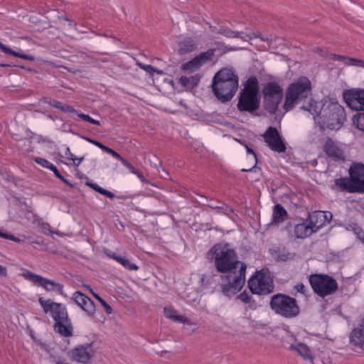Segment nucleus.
Segmentation results:
<instances>
[{
  "label": "nucleus",
  "instance_id": "obj_1",
  "mask_svg": "<svg viewBox=\"0 0 364 364\" xmlns=\"http://www.w3.org/2000/svg\"><path fill=\"white\" fill-rule=\"evenodd\" d=\"M208 254L214 259L218 272H229L226 277H221L223 293L226 296L237 294L245 282L246 264L237 260L235 251L228 244L215 245Z\"/></svg>",
  "mask_w": 364,
  "mask_h": 364
},
{
  "label": "nucleus",
  "instance_id": "obj_2",
  "mask_svg": "<svg viewBox=\"0 0 364 364\" xmlns=\"http://www.w3.org/2000/svg\"><path fill=\"white\" fill-rule=\"evenodd\" d=\"M301 108L309 112L315 118L318 117L323 123V126L334 129L340 127L342 119L344 118L343 108L337 102H321L310 100L306 105H303Z\"/></svg>",
  "mask_w": 364,
  "mask_h": 364
},
{
  "label": "nucleus",
  "instance_id": "obj_3",
  "mask_svg": "<svg viewBox=\"0 0 364 364\" xmlns=\"http://www.w3.org/2000/svg\"><path fill=\"white\" fill-rule=\"evenodd\" d=\"M238 76L232 68H223L213 77L212 88L222 102L232 100L238 88Z\"/></svg>",
  "mask_w": 364,
  "mask_h": 364
},
{
  "label": "nucleus",
  "instance_id": "obj_4",
  "mask_svg": "<svg viewBox=\"0 0 364 364\" xmlns=\"http://www.w3.org/2000/svg\"><path fill=\"white\" fill-rule=\"evenodd\" d=\"M259 105L260 97L257 80L252 77L247 80V84L240 92L237 107L242 112L253 114L259 109Z\"/></svg>",
  "mask_w": 364,
  "mask_h": 364
},
{
  "label": "nucleus",
  "instance_id": "obj_5",
  "mask_svg": "<svg viewBox=\"0 0 364 364\" xmlns=\"http://www.w3.org/2000/svg\"><path fill=\"white\" fill-rule=\"evenodd\" d=\"M311 85L310 80L306 77H301L291 83L286 91L284 109L288 112L296 105L311 96Z\"/></svg>",
  "mask_w": 364,
  "mask_h": 364
},
{
  "label": "nucleus",
  "instance_id": "obj_6",
  "mask_svg": "<svg viewBox=\"0 0 364 364\" xmlns=\"http://www.w3.org/2000/svg\"><path fill=\"white\" fill-rule=\"evenodd\" d=\"M271 309L277 315L291 318L300 314V308L296 299L284 294H277L271 297Z\"/></svg>",
  "mask_w": 364,
  "mask_h": 364
},
{
  "label": "nucleus",
  "instance_id": "obj_7",
  "mask_svg": "<svg viewBox=\"0 0 364 364\" xmlns=\"http://www.w3.org/2000/svg\"><path fill=\"white\" fill-rule=\"evenodd\" d=\"M350 178L337 179L336 184L349 192H364V164L353 163L349 168Z\"/></svg>",
  "mask_w": 364,
  "mask_h": 364
},
{
  "label": "nucleus",
  "instance_id": "obj_8",
  "mask_svg": "<svg viewBox=\"0 0 364 364\" xmlns=\"http://www.w3.org/2000/svg\"><path fill=\"white\" fill-rule=\"evenodd\" d=\"M309 280L314 291L321 297L333 294L338 289L336 279L327 274H311Z\"/></svg>",
  "mask_w": 364,
  "mask_h": 364
},
{
  "label": "nucleus",
  "instance_id": "obj_9",
  "mask_svg": "<svg viewBox=\"0 0 364 364\" xmlns=\"http://www.w3.org/2000/svg\"><path fill=\"white\" fill-rule=\"evenodd\" d=\"M264 109L270 114H275L283 98L282 88L275 82L267 83L262 90Z\"/></svg>",
  "mask_w": 364,
  "mask_h": 364
},
{
  "label": "nucleus",
  "instance_id": "obj_10",
  "mask_svg": "<svg viewBox=\"0 0 364 364\" xmlns=\"http://www.w3.org/2000/svg\"><path fill=\"white\" fill-rule=\"evenodd\" d=\"M248 287L252 293L256 294H268L274 290L272 281L262 271L256 272L250 277Z\"/></svg>",
  "mask_w": 364,
  "mask_h": 364
},
{
  "label": "nucleus",
  "instance_id": "obj_11",
  "mask_svg": "<svg viewBox=\"0 0 364 364\" xmlns=\"http://www.w3.org/2000/svg\"><path fill=\"white\" fill-rule=\"evenodd\" d=\"M39 303L45 313L50 312L55 323L68 321V314L65 306L60 303L53 302L50 299L44 300L39 298Z\"/></svg>",
  "mask_w": 364,
  "mask_h": 364
},
{
  "label": "nucleus",
  "instance_id": "obj_12",
  "mask_svg": "<svg viewBox=\"0 0 364 364\" xmlns=\"http://www.w3.org/2000/svg\"><path fill=\"white\" fill-rule=\"evenodd\" d=\"M22 276L26 279L33 282L34 285L42 287L48 291H57L63 294V286L59 283L49 280L30 271L24 272Z\"/></svg>",
  "mask_w": 364,
  "mask_h": 364
},
{
  "label": "nucleus",
  "instance_id": "obj_13",
  "mask_svg": "<svg viewBox=\"0 0 364 364\" xmlns=\"http://www.w3.org/2000/svg\"><path fill=\"white\" fill-rule=\"evenodd\" d=\"M323 151L331 160L335 161H344L346 160V146L331 138L326 139L323 144Z\"/></svg>",
  "mask_w": 364,
  "mask_h": 364
},
{
  "label": "nucleus",
  "instance_id": "obj_14",
  "mask_svg": "<svg viewBox=\"0 0 364 364\" xmlns=\"http://www.w3.org/2000/svg\"><path fill=\"white\" fill-rule=\"evenodd\" d=\"M264 141L274 151L283 153L286 151L285 143L277 128L269 127L263 134Z\"/></svg>",
  "mask_w": 364,
  "mask_h": 364
},
{
  "label": "nucleus",
  "instance_id": "obj_15",
  "mask_svg": "<svg viewBox=\"0 0 364 364\" xmlns=\"http://www.w3.org/2000/svg\"><path fill=\"white\" fill-rule=\"evenodd\" d=\"M343 99L353 110L364 111V90L350 89L343 92Z\"/></svg>",
  "mask_w": 364,
  "mask_h": 364
},
{
  "label": "nucleus",
  "instance_id": "obj_16",
  "mask_svg": "<svg viewBox=\"0 0 364 364\" xmlns=\"http://www.w3.org/2000/svg\"><path fill=\"white\" fill-rule=\"evenodd\" d=\"M92 343L82 345L75 348L69 353L70 359L83 364L89 363L94 356V350L91 349Z\"/></svg>",
  "mask_w": 364,
  "mask_h": 364
},
{
  "label": "nucleus",
  "instance_id": "obj_17",
  "mask_svg": "<svg viewBox=\"0 0 364 364\" xmlns=\"http://www.w3.org/2000/svg\"><path fill=\"white\" fill-rule=\"evenodd\" d=\"M214 55V50H208L205 52L201 53L198 56L193 58L191 60L183 64L182 69L186 71H194L198 69L203 63L211 60Z\"/></svg>",
  "mask_w": 364,
  "mask_h": 364
},
{
  "label": "nucleus",
  "instance_id": "obj_18",
  "mask_svg": "<svg viewBox=\"0 0 364 364\" xmlns=\"http://www.w3.org/2000/svg\"><path fill=\"white\" fill-rule=\"evenodd\" d=\"M73 299L89 316L93 315L95 312V305L93 301L80 291L75 292Z\"/></svg>",
  "mask_w": 364,
  "mask_h": 364
},
{
  "label": "nucleus",
  "instance_id": "obj_19",
  "mask_svg": "<svg viewBox=\"0 0 364 364\" xmlns=\"http://www.w3.org/2000/svg\"><path fill=\"white\" fill-rule=\"evenodd\" d=\"M349 343L355 348H364V329L355 327L349 334Z\"/></svg>",
  "mask_w": 364,
  "mask_h": 364
},
{
  "label": "nucleus",
  "instance_id": "obj_20",
  "mask_svg": "<svg viewBox=\"0 0 364 364\" xmlns=\"http://www.w3.org/2000/svg\"><path fill=\"white\" fill-rule=\"evenodd\" d=\"M314 232L307 220L302 223L296 225L294 227V234L298 238L309 237Z\"/></svg>",
  "mask_w": 364,
  "mask_h": 364
},
{
  "label": "nucleus",
  "instance_id": "obj_21",
  "mask_svg": "<svg viewBox=\"0 0 364 364\" xmlns=\"http://www.w3.org/2000/svg\"><path fill=\"white\" fill-rule=\"evenodd\" d=\"M53 327L55 331L62 336L70 337L73 335V328L69 318L68 321L55 323Z\"/></svg>",
  "mask_w": 364,
  "mask_h": 364
},
{
  "label": "nucleus",
  "instance_id": "obj_22",
  "mask_svg": "<svg viewBox=\"0 0 364 364\" xmlns=\"http://www.w3.org/2000/svg\"><path fill=\"white\" fill-rule=\"evenodd\" d=\"M306 220L315 232L324 225L321 211H315L309 214Z\"/></svg>",
  "mask_w": 364,
  "mask_h": 364
},
{
  "label": "nucleus",
  "instance_id": "obj_23",
  "mask_svg": "<svg viewBox=\"0 0 364 364\" xmlns=\"http://www.w3.org/2000/svg\"><path fill=\"white\" fill-rule=\"evenodd\" d=\"M164 315L166 318L172 320L173 321L187 323L188 325L191 324V321L188 318L184 316L178 314L173 309L168 307L164 308Z\"/></svg>",
  "mask_w": 364,
  "mask_h": 364
},
{
  "label": "nucleus",
  "instance_id": "obj_24",
  "mask_svg": "<svg viewBox=\"0 0 364 364\" xmlns=\"http://www.w3.org/2000/svg\"><path fill=\"white\" fill-rule=\"evenodd\" d=\"M290 350H296L304 360L313 362V355L309 348L304 343L291 345Z\"/></svg>",
  "mask_w": 364,
  "mask_h": 364
},
{
  "label": "nucleus",
  "instance_id": "obj_25",
  "mask_svg": "<svg viewBox=\"0 0 364 364\" xmlns=\"http://www.w3.org/2000/svg\"><path fill=\"white\" fill-rule=\"evenodd\" d=\"M199 80L200 76L198 75H193L191 76H181L179 78L178 82L186 90H191L197 86Z\"/></svg>",
  "mask_w": 364,
  "mask_h": 364
},
{
  "label": "nucleus",
  "instance_id": "obj_26",
  "mask_svg": "<svg viewBox=\"0 0 364 364\" xmlns=\"http://www.w3.org/2000/svg\"><path fill=\"white\" fill-rule=\"evenodd\" d=\"M217 33H220V34L225 36L228 38H240L245 41L250 40L252 38L250 35L244 34L243 33L235 31L230 30L227 28H223V27L219 28L218 31H217Z\"/></svg>",
  "mask_w": 364,
  "mask_h": 364
},
{
  "label": "nucleus",
  "instance_id": "obj_27",
  "mask_svg": "<svg viewBox=\"0 0 364 364\" xmlns=\"http://www.w3.org/2000/svg\"><path fill=\"white\" fill-rule=\"evenodd\" d=\"M45 102L49 105L55 107L57 109H60L62 112H68V113H76L77 110L70 105L63 104V102L58 101L54 99H45Z\"/></svg>",
  "mask_w": 364,
  "mask_h": 364
},
{
  "label": "nucleus",
  "instance_id": "obj_28",
  "mask_svg": "<svg viewBox=\"0 0 364 364\" xmlns=\"http://www.w3.org/2000/svg\"><path fill=\"white\" fill-rule=\"evenodd\" d=\"M178 53L181 55L193 52L196 48V42L191 38H186L179 43Z\"/></svg>",
  "mask_w": 364,
  "mask_h": 364
},
{
  "label": "nucleus",
  "instance_id": "obj_29",
  "mask_svg": "<svg viewBox=\"0 0 364 364\" xmlns=\"http://www.w3.org/2000/svg\"><path fill=\"white\" fill-rule=\"evenodd\" d=\"M0 50L6 54L12 55L14 56H16V57H18L20 58H23V59H25L27 60H30V61L35 60V57L33 55L22 54V53L16 52V51L13 50L11 48L6 46L1 42H0Z\"/></svg>",
  "mask_w": 364,
  "mask_h": 364
},
{
  "label": "nucleus",
  "instance_id": "obj_30",
  "mask_svg": "<svg viewBox=\"0 0 364 364\" xmlns=\"http://www.w3.org/2000/svg\"><path fill=\"white\" fill-rule=\"evenodd\" d=\"M287 213L286 210L280 204H277L273 211V221L277 223L283 222Z\"/></svg>",
  "mask_w": 364,
  "mask_h": 364
},
{
  "label": "nucleus",
  "instance_id": "obj_31",
  "mask_svg": "<svg viewBox=\"0 0 364 364\" xmlns=\"http://www.w3.org/2000/svg\"><path fill=\"white\" fill-rule=\"evenodd\" d=\"M87 185L88 186H90V188H92L95 191L101 193L102 195H104V196H107L109 198H114V193H112V192H110V191H107V190L100 187L97 183L88 182V183H87Z\"/></svg>",
  "mask_w": 364,
  "mask_h": 364
},
{
  "label": "nucleus",
  "instance_id": "obj_32",
  "mask_svg": "<svg viewBox=\"0 0 364 364\" xmlns=\"http://www.w3.org/2000/svg\"><path fill=\"white\" fill-rule=\"evenodd\" d=\"M87 288L89 289L91 294L93 295V296L99 301V302L101 304V305L104 307L105 311L107 314H111L112 313V307L102 299L97 294L95 293L92 289L87 287Z\"/></svg>",
  "mask_w": 364,
  "mask_h": 364
},
{
  "label": "nucleus",
  "instance_id": "obj_33",
  "mask_svg": "<svg viewBox=\"0 0 364 364\" xmlns=\"http://www.w3.org/2000/svg\"><path fill=\"white\" fill-rule=\"evenodd\" d=\"M331 59L333 60H342L344 63L345 65H353L355 66V62L351 61V60H356V58L347 57L345 55H341L337 54H333Z\"/></svg>",
  "mask_w": 364,
  "mask_h": 364
},
{
  "label": "nucleus",
  "instance_id": "obj_34",
  "mask_svg": "<svg viewBox=\"0 0 364 364\" xmlns=\"http://www.w3.org/2000/svg\"><path fill=\"white\" fill-rule=\"evenodd\" d=\"M353 124L358 129L364 132V113H358L354 115Z\"/></svg>",
  "mask_w": 364,
  "mask_h": 364
},
{
  "label": "nucleus",
  "instance_id": "obj_35",
  "mask_svg": "<svg viewBox=\"0 0 364 364\" xmlns=\"http://www.w3.org/2000/svg\"><path fill=\"white\" fill-rule=\"evenodd\" d=\"M117 262L121 264L124 267L129 270H137L139 269V267L137 265L132 263L129 259L123 257H120L118 259Z\"/></svg>",
  "mask_w": 364,
  "mask_h": 364
},
{
  "label": "nucleus",
  "instance_id": "obj_36",
  "mask_svg": "<svg viewBox=\"0 0 364 364\" xmlns=\"http://www.w3.org/2000/svg\"><path fill=\"white\" fill-rule=\"evenodd\" d=\"M65 155L67 159L69 160H72L74 161V164L77 166L80 164L83 161L84 157L76 158L75 156L70 151V148L67 147L65 150Z\"/></svg>",
  "mask_w": 364,
  "mask_h": 364
},
{
  "label": "nucleus",
  "instance_id": "obj_37",
  "mask_svg": "<svg viewBox=\"0 0 364 364\" xmlns=\"http://www.w3.org/2000/svg\"><path fill=\"white\" fill-rule=\"evenodd\" d=\"M136 65L142 70H145L146 73L151 74V75H153L154 73H162L161 71H159L157 70L156 68H154L153 66L150 65H145L138 60H136Z\"/></svg>",
  "mask_w": 364,
  "mask_h": 364
},
{
  "label": "nucleus",
  "instance_id": "obj_38",
  "mask_svg": "<svg viewBox=\"0 0 364 364\" xmlns=\"http://www.w3.org/2000/svg\"><path fill=\"white\" fill-rule=\"evenodd\" d=\"M78 117H80L82 120L85 121V122H90V123H91L92 124H95V125H100V121L94 119L92 117H90L89 115L83 114V113L79 114H78Z\"/></svg>",
  "mask_w": 364,
  "mask_h": 364
},
{
  "label": "nucleus",
  "instance_id": "obj_39",
  "mask_svg": "<svg viewBox=\"0 0 364 364\" xmlns=\"http://www.w3.org/2000/svg\"><path fill=\"white\" fill-rule=\"evenodd\" d=\"M245 147H246L247 152L248 154H250L253 155L255 165L252 167H251L250 168H242V171H244V172L252 171V169L255 167V166L257 164V156H256L255 153L254 152V151L252 149L249 148L247 145L245 146Z\"/></svg>",
  "mask_w": 364,
  "mask_h": 364
},
{
  "label": "nucleus",
  "instance_id": "obj_40",
  "mask_svg": "<svg viewBox=\"0 0 364 364\" xmlns=\"http://www.w3.org/2000/svg\"><path fill=\"white\" fill-rule=\"evenodd\" d=\"M35 161L37 164H38L39 165L42 166L43 167L48 168L49 169H50V166H54L53 164L49 162L48 160L41 158V157L36 158Z\"/></svg>",
  "mask_w": 364,
  "mask_h": 364
},
{
  "label": "nucleus",
  "instance_id": "obj_41",
  "mask_svg": "<svg viewBox=\"0 0 364 364\" xmlns=\"http://www.w3.org/2000/svg\"><path fill=\"white\" fill-rule=\"evenodd\" d=\"M0 237H2V238H4V239H7V240H11V241H14L16 242H21V240L16 237H15L14 235H11V234H9V233H4L1 231H0Z\"/></svg>",
  "mask_w": 364,
  "mask_h": 364
},
{
  "label": "nucleus",
  "instance_id": "obj_42",
  "mask_svg": "<svg viewBox=\"0 0 364 364\" xmlns=\"http://www.w3.org/2000/svg\"><path fill=\"white\" fill-rule=\"evenodd\" d=\"M321 213L322 214V218L323 219L322 220L324 223V225L327 223H329L333 218L332 213L330 212H325V211H321Z\"/></svg>",
  "mask_w": 364,
  "mask_h": 364
},
{
  "label": "nucleus",
  "instance_id": "obj_43",
  "mask_svg": "<svg viewBox=\"0 0 364 364\" xmlns=\"http://www.w3.org/2000/svg\"><path fill=\"white\" fill-rule=\"evenodd\" d=\"M104 151L107 152L109 154H111L113 157L119 159L121 162H122V159H124L117 152H116L115 151H114L113 149H112L107 146H106Z\"/></svg>",
  "mask_w": 364,
  "mask_h": 364
},
{
  "label": "nucleus",
  "instance_id": "obj_44",
  "mask_svg": "<svg viewBox=\"0 0 364 364\" xmlns=\"http://www.w3.org/2000/svg\"><path fill=\"white\" fill-rule=\"evenodd\" d=\"M294 289L299 293L306 295V287L302 283L297 284L294 286Z\"/></svg>",
  "mask_w": 364,
  "mask_h": 364
},
{
  "label": "nucleus",
  "instance_id": "obj_45",
  "mask_svg": "<svg viewBox=\"0 0 364 364\" xmlns=\"http://www.w3.org/2000/svg\"><path fill=\"white\" fill-rule=\"evenodd\" d=\"M122 164L126 166L134 174H136L138 170L133 166L127 159H122Z\"/></svg>",
  "mask_w": 364,
  "mask_h": 364
},
{
  "label": "nucleus",
  "instance_id": "obj_46",
  "mask_svg": "<svg viewBox=\"0 0 364 364\" xmlns=\"http://www.w3.org/2000/svg\"><path fill=\"white\" fill-rule=\"evenodd\" d=\"M50 170H51L54 173V174L55 175L56 177L61 179L65 183H68V181L66 179H65L63 176H61V174L60 173V172L58 171V168H56V166L55 165L50 166Z\"/></svg>",
  "mask_w": 364,
  "mask_h": 364
},
{
  "label": "nucleus",
  "instance_id": "obj_47",
  "mask_svg": "<svg viewBox=\"0 0 364 364\" xmlns=\"http://www.w3.org/2000/svg\"><path fill=\"white\" fill-rule=\"evenodd\" d=\"M243 303H248L250 300V296L246 292H242L237 297Z\"/></svg>",
  "mask_w": 364,
  "mask_h": 364
},
{
  "label": "nucleus",
  "instance_id": "obj_48",
  "mask_svg": "<svg viewBox=\"0 0 364 364\" xmlns=\"http://www.w3.org/2000/svg\"><path fill=\"white\" fill-rule=\"evenodd\" d=\"M87 141H88L89 142L95 144V146H98L100 149H101L102 150H105V148H106V146H105L104 144H102V143H100V141H97L96 140H94V139H89V138H85Z\"/></svg>",
  "mask_w": 364,
  "mask_h": 364
},
{
  "label": "nucleus",
  "instance_id": "obj_49",
  "mask_svg": "<svg viewBox=\"0 0 364 364\" xmlns=\"http://www.w3.org/2000/svg\"><path fill=\"white\" fill-rule=\"evenodd\" d=\"M355 232L358 238L364 242V232L359 227L355 228Z\"/></svg>",
  "mask_w": 364,
  "mask_h": 364
},
{
  "label": "nucleus",
  "instance_id": "obj_50",
  "mask_svg": "<svg viewBox=\"0 0 364 364\" xmlns=\"http://www.w3.org/2000/svg\"><path fill=\"white\" fill-rule=\"evenodd\" d=\"M105 253L109 257L116 260L117 262L118 261V259L120 257V256H118L116 253L109 250H105Z\"/></svg>",
  "mask_w": 364,
  "mask_h": 364
},
{
  "label": "nucleus",
  "instance_id": "obj_51",
  "mask_svg": "<svg viewBox=\"0 0 364 364\" xmlns=\"http://www.w3.org/2000/svg\"><path fill=\"white\" fill-rule=\"evenodd\" d=\"M351 61L355 62V66L364 68V60H363L356 58V60H351Z\"/></svg>",
  "mask_w": 364,
  "mask_h": 364
},
{
  "label": "nucleus",
  "instance_id": "obj_52",
  "mask_svg": "<svg viewBox=\"0 0 364 364\" xmlns=\"http://www.w3.org/2000/svg\"><path fill=\"white\" fill-rule=\"evenodd\" d=\"M0 276L6 277L7 276V269L5 267L0 265Z\"/></svg>",
  "mask_w": 364,
  "mask_h": 364
},
{
  "label": "nucleus",
  "instance_id": "obj_53",
  "mask_svg": "<svg viewBox=\"0 0 364 364\" xmlns=\"http://www.w3.org/2000/svg\"><path fill=\"white\" fill-rule=\"evenodd\" d=\"M279 258L282 260H286V259H291L292 257L291 256V255L289 253H288L287 255H281L279 256Z\"/></svg>",
  "mask_w": 364,
  "mask_h": 364
},
{
  "label": "nucleus",
  "instance_id": "obj_54",
  "mask_svg": "<svg viewBox=\"0 0 364 364\" xmlns=\"http://www.w3.org/2000/svg\"><path fill=\"white\" fill-rule=\"evenodd\" d=\"M136 175L138 176V178L141 181H145V178L144 176H143V174L139 171H138L137 173H136Z\"/></svg>",
  "mask_w": 364,
  "mask_h": 364
},
{
  "label": "nucleus",
  "instance_id": "obj_55",
  "mask_svg": "<svg viewBox=\"0 0 364 364\" xmlns=\"http://www.w3.org/2000/svg\"><path fill=\"white\" fill-rule=\"evenodd\" d=\"M358 327H360L363 329H364V316L361 318V320L360 321V323L358 324Z\"/></svg>",
  "mask_w": 364,
  "mask_h": 364
},
{
  "label": "nucleus",
  "instance_id": "obj_56",
  "mask_svg": "<svg viewBox=\"0 0 364 364\" xmlns=\"http://www.w3.org/2000/svg\"><path fill=\"white\" fill-rule=\"evenodd\" d=\"M210 30H211L213 32L216 33H217V31H218V29H219V28H218L217 27H215V26H210Z\"/></svg>",
  "mask_w": 364,
  "mask_h": 364
},
{
  "label": "nucleus",
  "instance_id": "obj_57",
  "mask_svg": "<svg viewBox=\"0 0 364 364\" xmlns=\"http://www.w3.org/2000/svg\"><path fill=\"white\" fill-rule=\"evenodd\" d=\"M261 40L263 41H267V43H269V41H272L271 39L269 38H264L262 37H260Z\"/></svg>",
  "mask_w": 364,
  "mask_h": 364
},
{
  "label": "nucleus",
  "instance_id": "obj_58",
  "mask_svg": "<svg viewBox=\"0 0 364 364\" xmlns=\"http://www.w3.org/2000/svg\"><path fill=\"white\" fill-rule=\"evenodd\" d=\"M55 364H68V363H65L63 360H58Z\"/></svg>",
  "mask_w": 364,
  "mask_h": 364
},
{
  "label": "nucleus",
  "instance_id": "obj_59",
  "mask_svg": "<svg viewBox=\"0 0 364 364\" xmlns=\"http://www.w3.org/2000/svg\"><path fill=\"white\" fill-rule=\"evenodd\" d=\"M9 66H11L9 64L0 63V67H9Z\"/></svg>",
  "mask_w": 364,
  "mask_h": 364
}]
</instances>
